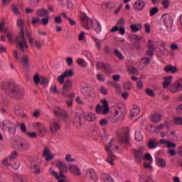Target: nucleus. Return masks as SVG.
<instances>
[{
	"label": "nucleus",
	"mask_w": 182,
	"mask_h": 182,
	"mask_svg": "<svg viewBox=\"0 0 182 182\" xmlns=\"http://www.w3.org/2000/svg\"><path fill=\"white\" fill-rule=\"evenodd\" d=\"M130 136L127 133H120L118 135L117 139L113 138L109 145L105 147V151L107 153V158L105 161L111 166H114V160H116V156L113 154L112 151H117L119 150V143H122L125 146H130Z\"/></svg>",
	"instance_id": "nucleus-1"
},
{
	"label": "nucleus",
	"mask_w": 182,
	"mask_h": 182,
	"mask_svg": "<svg viewBox=\"0 0 182 182\" xmlns=\"http://www.w3.org/2000/svg\"><path fill=\"white\" fill-rule=\"evenodd\" d=\"M1 89L5 90V92H8L13 99L19 100L23 97V88L19 87L15 82H3L1 85Z\"/></svg>",
	"instance_id": "nucleus-2"
},
{
	"label": "nucleus",
	"mask_w": 182,
	"mask_h": 182,
	"mask_svg": "<svg viewBox=\"0 0 182 182\" xmlns=\"http://www.w3.org/2000/svg\"><path fill=\"white\" fill-rule=\"evenodd\" d=\"M80 19L82 26L87 31L92 29V31H95L97 33L102 32V25L97 20H92V18H89L85 13H82L80 15Z\"/></svg>",
	"instance_id": "nucleus-3"
},
{
	"label": "nucleus",
	"mask_w": 182,
	"mask_h": 182,
	"mask_svg": "<svg viewBox=\"0 0 182 182\" xmlns=\"http://www.w3.org/2000/svg\"><path fill=\"white\" fill-rule=\"evenodd\" d=\"M25 25V21L19 18L17 20V26H18L20 29V34L16 38V43L18 49L21 50L23 53H25L28 50L29 46H28V43L26 42V39L25 38V34L23 33V26Z\"/></svg>",
	"instance_id": "nucleus-4"
},
{
	"label": "nucleus",
	"mask_w": 182,
	"mask_h": 182,
	"mask_svg": "<svg viewBox=\"0 0 182 182\" xmlns=\"http://www.w3.org/2000/svg\"><path fill=\"white\" fill-rule=\"evenodd\" d=\"M16 127H18L16 124L9 119H5L0 122V129L3 132H8L9 134H15L16 133Z\"/></svg>",
	"instance_id": "nucleus-5"
},
{
	"label": "nucleus",
	"mask_w": 182,
	"mask_h": 182,
	"mask_svg": "<svg viewBox=\"0 0 182 182\" xmlns=\"http://www.w3.org/2000/svg\"><path fill=\"white\" fill-rule=\"evenodd\" d=\"M102 103L103 105L102 107L100 106V105H97L96 112L98 114H107V113H109V110L110 109L109 108L107 100H102Z\"/></svg>",
	"instance_id": "nucleus-6"
},
{
	"label": "nucleus",
	"mask_w": 182,
	"mask_h": 182,
	"mask_svg": "<svg viewBox=\"0 0 182 182\" xmlns=\"http://www.w3.org/2000/svg\"><path fill=\"white\" fill-rule=\"evenodd\" d=\"M85 178L87 180H90L91 181L96 182L97 181V174L96 173V171L93 168H87L84 171Z\"/></svg>",
	"instance_id": "nucleus-7"
},
{
	"label": "nucleus",
	"mask_w": 182,
	"mask_h": 182,
	"mask_svg": "<svg viewBox=\"0 0 182 182\" xmlns=\"http://www.w3.org/2000/svg\"><path fill=\"white\" fill-rule=\"evenodd\" d=\"M124 119V112L120 108L119 110H115L114 114L109 118L111 123H117Z\"/></svg>",
	"instance_id": "nucleus-8"
},
{
	"label": "nucleus",
	"mask_w": 182,
	"mask_h": 182,
	"mask_svg": "<svg viewBox=\"0 0 182 182\" xmlns=\"http://www.w3.org/2000/svg\"><path fill=\"white\" fill-rule=\"evenodd\" d=\"M145 148L144 146H141L136 149H133V154H134V157L136 160V161H137V163H141V161H143V151H144Z\"/></svg>",
	"instance_id": "nucleus-9"
},
{
	"label": "nucleus",
	"mask_w": 182,
	"mask_h": 182,
	"mask_svg": "<svg viewBox=\"0 0 182 182\" xmlns=\"http://www.w3.org/2000/svg\"><path fill=\"white\" fill-rule=\"evenodd\" d=\"M161 19L167 29H170L173 26V18L170 14L162 15Z\"/></svg>",
	"instance_id": "nucleus-10"
},
{
	"label": "nucleus",
	"mask_w": 182,
	"mask_h": 182,
	"mask_svg": "<svg viewBox=\"0 0 182 182\" xmlns=\"http://www.w3.org/2000/svg\"><path fill=\"white\" fill-rule=\"evenodd\" d=\"M73 87V82L70 80H66L64 82L62 88V95L63 96H68V92Z\"/></svg>",
	"instance_id": "nucleus-11"
},
{
	"label": "nucleus",
	"mask_w": 182,
	"mask_h": 182,
	"mask_svg": "<svg viewBox=\"0 0 182 182\" xmlns=\"http://www.w3.org/2000/svg\"><path fill=\"white\" fill-rule=\"evenodd\" d=\"M55 166L57 168L60 170V174L58 175V177L60 176H65V173H68V166L63 161H57L55 163Z\"/></svg>",
	"instance_id": "nucleus-12"
},
{
	"label": "nucleus",
	"mask_w": 182,
	"mask_h": 182,
	"mask_svg": "<svg viewBox=\"0 0 182 182\" xmlns=\"http://www.w3.org/2000/svg\"><path fill=\"white\" fill-rule=\"evenodd\" d=\"M0 32L6 33L9 42L12 43L14 42V38L10 32H8V28L5 26V20H2L0 23Z\"/></svg>",
	"instance_id": "nucleus-13"
},
{
	"label": "nucleus",
	"mask_w": 182,
	"mask_h": 182,
	"mask_svg": "<svg viewBox=\"0 0 182 182\" xmlns=\"http://www.w3.org/2000/svg\"><path fill=\"white\" fill-rule=\"evenodd\" d=\"M49 173L53 177H55V178H56L58 182H69V180L68 179V177H66V176H59L58 172L52 168L49 169Z\"/></svg>",
	"instance_id": "nucleus-14"
},
{
	"label": "nucleus",
	"mask_w": 182,
	"mask_h": 182,
	"mask_svg": "<svg viewBox=\"0 0 182 182\" xmlns=\"http://www.w3.org/2000/svg\"><path fill=\"white\" fill-rule=\"evenodd\" d=\"M34 129H37L38 130V134L40 137H43L45 134H46V127L43 125L41 122H36L33 124Z\"/></svg>",
	"instance_id": "nucleus-15"
},
{
	"label": "nucleus",
	"mask_w": 182,
	"mask_h": 182,
	"mask_svg": "<svg viewBox=\"0 0 182 182\" xmlns=\"http://www.w3.org/2000/svg\"><path fill=\"white\" fill-rule=\"evenodd\" d=\"M54 114L60 117V119H68V114L66 113V110L60 107H57L54 109Z\"/></svg>",
	"instance_id": "nucleus-16"
},
{
	"label": "nucleus",
	"mask_w": 182,
	"mask_h": 182,
	"mask_svg": "<svg viewBox=\"0 0 182 182\" xmlns=\"http://www.w3.org/2000/svg\"><path fill=\"white\" fill-rule=\"evenodd\" d=\"M50 130L51 133H56L58 130H60V122L58 119H54L50 122Z\"/></svg>",
	"instance_id": "nucleus-17"
},
{
	"label": "nucleus",
	"mask_w": 182,
	"mask_h": 182,
	"mask_svg": "<svg viewBox=\"0 0 182 182\" xmlns=\"http://www.w3.org/2000/svg\"><path fill=\"white\" fill-rule=\"evenodd\" d=\"M43 157L46 161H50L55 157V154L50 153V149L48 147H45L43 151Z\"/></svg>",
	"instance_id": "nucleus-18"
},
{
	"label": "nucleus",
	"mask_w": 182,
	"mask_h": 182,
	"mask_svg": "<svg viewBox=\"0 0 182 182\" xmlns=\"http://www.w3.org/2000/svg\"><path fill=\"white\" fill-rule=\"evenodd\" d=\"M97 69H102L105 70V73H111L112 68L109 64H105L103 62H98L97 63Z\"/></svg>",
	"instance_id": "nucleus-19"
},
{
	"label": "nucleus",
	"mask_w": 182,
	"mask_h": 182,
	"mask_svg": "<svg viewBox=\"0 0 182 182\" xmlns=\"http://www.w3.org/2000/svg\"><path fill=\"white\" fill-rule=\"evenodd\" d=\"M26 33L27 35V38L29 43H31V45H33L35 43L36 48L38 49H41V42H39L38 40L35 41L33 38H32V35L31 34V33H29V31H26Z\"/></svg>",
	"instance_id": "nucleus-20"
},
{
	"label": "nucleus",
	"mask_w": 182,
	"mask_h": 182,
	"mask_svg": "<svg viewBox=\"0 0 182 182\" xmlns=\"http://www.w3.org/2000/svg\"><path fill=\"white\" fill-rule=\"evenodd\" d=\"M68 168L71 174H74L75 176H82V171H80V168H79L77 166L69 165Z\"/></svg>",
	"instance_id": "nucleus-21"
},
{
	"label": "nucleus",
	"mask_w": 182,
	"mask_h": 182,
	"mask_svg": "<svg viewBox=\"0 0 182 182\" xmlns=\"http://www.w3.org/2000/svg\"><path fill=\"white\" fill-rule=\"evenodd\" d=\"M82 116L87 122H95L96 120V114L92 112H84Z\"/></svg>",
	"instance_id": "nucleus-22"
},
{
	"label": "nucleus",
	"mask_w": 182,
	"mask_h": 182,
	"mask_svg": "<svg viewBox=\"0 0 182 182\" xmlns=\"http://www.w3.org/2000/svg\"><path fill=\"white\" fill-rule=\"evenodd\" d=\"M147 147L150 150H154V149H157L159 147V141L156 139H151L148 141Z\"/></svg>",
	"instance_id": "nucleus-23"
},
{
	"label": "nucleus",
	"mask_w": 182,
	"mask_h": 182,
	"mask_svg": "<svg viewBox=\"0 0 182 182\" xmlns=\"http://www.w3.org/2000/svg\"><path fill=\"white\" fill-rule=\"evenodd\" d=\"M154 50H156L154 44L151 40H149L148 41V50H146L147 56H153L154 55Z\"/></svg>",
	"instance_id": "nucleus-24"
},
{
	"label": "nucleus",
	"mask_w": 182,
	"mask_h": 182,
	"mask_svg": "<svg viewBox=\"0 0 182 182\" xmlns=\"http://www.w3.org/2000/svg\"><path fill=\"white\" fill-rule=\"evenodd\" d=\"M144 6V2L143 1L138 0L134 4L133 8L135 11H143Z\"/></svg>",
	"instance_id": "nucleus-25"
},
{
	"label": "nucleus",
	"mask_w": 182,
	"mask_h": 182,
	"mask_svg": "<svg viewBox=\"0 0 182 182\" xmlns=\"http://www.w3.org/2000/svg\"><path fill=\"white\" fill-rule=\"evenodd\" d=\"M164 72L166 73H177L178 72V69L177 67L173 66V65H168L164 68Z\"/></svg>",
	"instance_id": "nucleus-26"
},
{
	"label": "nucleus",
	"mask_w": 182,
	"mask_h": 182,
	"mask_svg": "<svg viewBox=\"0 0 182 182\" xmlns=\"http://www.w3.org/2000/svg\"><path fill=\"white\" fill-rule=\"evenodd\" d=\"M14 111L15 114H16V116H22L23 113V109L22 107V105L19 103L16 104L14 108Z\"/></svg>",
	"instance_id": "nucleus-27"
},
{
	"label": "nucleus",
	"mask_w": 182,
	"mask_h": 182,
	"mask_svg": "<svg viewBox=\"0 0 182 182\" xmlns=\"http://www.w3.org/2000/svg\"><path fill=\"white\" fill-rule=\"evenodd\" d=\"M138 177L139 182H154V181H153V178L150 176L139 175Z\"/></svg>",
	"instance_id": "nucleus-28"
},
{
	"label": "nucleus",
	"mask_w": 182,
	"mask_h": 182,
	"mask_svg": "<svg viewBox=\"0 0 182 182\" xmlns=\"http://www.w3.org/2000/svg\"><path fill=\"white\" fill-rule=\"evenodd\" d=\"M140 114V107L138 105H133L132 109L130 111L131 117H136Z\"/></svg>",
	"instance_id": "nucleus-29"
},
{
	"label": "nucleus",
	"mask_w": 182,
	"mask_h": 182,
	"mask_svg": "<svg viewBox=\"0 0 182 182\" xmlns=\"http://www.w3.org/2000/svg\"><path fill=\"white\" fill-rule=\"evenodd\" d=\"M156 163L161 168H166L167 166V162L166 161V159L163 158H156Z\"/></svg>",
	"instance_id": "nucleus-30"
},
{
	"label": "nucleus",
	"mask_w": 182,
	"mask_h": 182,
	"mask_svg": "<svg viewBox=\"0 0 182 182\" xmlns=\"http://www.w3.org/2000/svg\"><path fill=\"white\" fill-rule=\"evenodd\" d=\"M164 82L163 83V86L164 89H167L171 85V82H173V76H167L165 77L164 78Z\"/></svg>",
	"instance_id": "nucleus-31"
},
{
	"label": "nucleus",
	"mask_w": 182,
	"mask_h": 182,
	"mask_svg": "<svg viewBox=\"0 0 182 182\" xmlns=\"http://www.w3.org/2000/svg\"><path fill=\"white\" fill-rule=\"evenodd\" d=\"M31 171L33 174L38 176L41 173V168L36 164H33L31 166Z\"/></svg>",
	"instance_id": "nucleus-32"
},
{
	"label": "nucleus",
	"mask_w": 182,
	"mask_h": 182,
	"mask_svg": "<svg viewBox=\"0 0 182 182\" xmlns=\"http://www.w3.org/2000/svg\"><path fill=\"white\" fill-rule=\"evenodd\" d=\"M20 60L21 65H23L24 68H28L29 65V58H28V55H23Z\"/></svg>",
	"instance_id": "nucleus-33"
},
{
	"label": "nucleus",
	"mask_w": 182,
	"mask_h": 182,
	"mask_svg": "<svg viewBox=\"0 0 182 182\" xmlns=\"http://www.w3.org/2000/svg\"><path fill=\"white\" fill-rule=\"evenodd\" d=\"M101 177L103 180L104 182H114L113 181V178H112V177L110 176V175L107 174V173H102L101 175Z\"/></svg>",
	"instance_id": "nucleus-34"
},
{
	"label": "nucleus",
	"mask_w": 182,
	"mask_h": 182,
	"mask_svg": "<svg viewBox=\"0 0 182 182\" xmlns=\"http://www.w3.org/2000/svg\"><path fill=\"white\" fill-rule=\"evenodd\" d=\"M170 92L171 93H177V92H181L178 85H177V82H175L173 85L169 87Z\"/></svg>",
	"instance_id": "nucleus-35"
},
{
	"label": "nucleus",
	"mask_w": 182,
	"mask_h": 182,
	"mask_svg": "<svg viewBox=\"0 0 182 182\" xmlns=\"http://www.w3.org/2000/svg\"><path fill=\"white\" fill-rule=\"evenodd\" d=\"M18 149L20 150H26L27 149H29V143H28V141L21 142L18 145Z\"/></svg>",
	"instance_id": "nucleus-36"
},
{
	"label": "nucleus",
	"mask_w": 182,
	"mask_h": 182,
	"mask_svg": "<svg viewBox=\"0 0 182 182\" xmlns=\"http://www.w3.org/2000/svg\"><path fill=\"white\" fill-rule=\"evenodd\" d=\"M36 15L38 16L43 17V16H46V15H49V12H48V10L40 9V10L37 11Z\"/></svg>",
	"instance_id": "nucleus-37"
},
{
	"label": "nucleus",
	"mask_w": 182,
	"mask_h": 182,
	"mask_svg": "<svg viewBox=\"0 0 182 182\" xmlns=\"http://www.w3.org/2000/svg\"><path fill=\"white\" fill-rule=\"evenodd\" d=\"M74 125L77 127V129H80V126H82V122H80V117L76 116L74 119Z\"/></svg>",
	"instance_id": "nucleus-38"
},
{
	"label": "nucleus",
	"mask_w": 182,
	"mask_h": 182,
	"mask_svg": "<svg viewBox=\"0 0 182 182\" xmlns=\"http://www.w3.org/2000/svg\"><path fill=\"white\" fill-rule=\"evenodd\" d=\"M50 93H53V95H59L60 92L58 91V87H56V85L53 84L50 87Z\"/></svg>",
	"instance_id": "nucleus-39"
},
{
	"label": "nucleus",
	"mask_w": 182,
	"mask_h": 182,
	"mask_svg": "<svg viewBox=\"0 0 182 182\" xmlns=\"http://www.w3.org/2000/svg\"><path fill=\"white\" fill-rule=\"evenodd\" d=\"M161 119V116L159 114H154L151 118V122H154V123H157V122H160Z\"/></svg>",
	"instance_id": "nucleus-40"
},
{
	"label": "nucleus",
	"mask_w": 182,
	"mask_h": 182,
	"mask_svg": "<svg viewBox=\"0 0 182 182\" xmlns=\"http://www.w3.org/2000/svg\"><path fill=\"white\" fill-rule=\"evenodd\" d=\"M114 55L118 58L120 60H123L124 59V56H123V54L119 51L117 49L114 50Z\"/></svg>",
	"instance_id": "nucleus-41"
},
{
	"label": "nucleus",
	"mask_w": 182,
	"mask_h": 182,
	"mask_svg": "<svg viewBox=\"0 0 182 182\" xmlns=\"http://www.w3.org/2000/svg\"><path fill=\"white\" fill-rule=\"evenodd\" d=\"M77 65H79V66H81L82 68H86V65H87L86 63V61L82 58H77Z\"/></svg>",
	"instance_id": "nucleus-42"
},
{
	"label": "nucleus",
	"mask_w": 182,
	"mask_h": 182,
	"mask_svg": "<svg viewBox=\"0 0 182 182\" xmlns=\"http://www.w3.org/2000/svg\"><path fill=\"white\" fill-rule=\"evenodd\" d=\"M135 139L136 141H141L143 140V134H141V132L139 131L135 132Z\"/></svg>",
	"instance_id": "nucleus-43"
},
{
	"label": "nucleus",
	"mask_w": 182,
	"mask_h": 182,
	"mask_svg": "<svg viewBox=\"0 0 182 182\" xmlns=\"http://www.w3.org/2000/svg\"><path fill=\"white\" fill-rule=\"evenodd\" d=\"M128 72H129V73H131L132 75H137V73H139L137 68L133 66H130L128 68Z\"/></svg>",
	"instance_id": "nucleus-44"
},
{
	"label": "nucleus",
	"mask_w": 182,
	"mask_h": 182,
	"mask_svg": "<svg viewBox=\"0 0 182 182\" xmlns=\"http://www.w3.org/2000/svg\"><path fill=\"white\" fill-rule=\"evenodd\" d=\"M92 39L94 41L97 48L100 49V48H102V42H100V40L96 38L95 36H92Z\"/></svg>",
	"instance_id": "nucleus-45"
},
{
	"label": "nucleus",
	"mask_w": 182,
	"mask_h": 182,
	"mask_svg": "<svg viewBox=\"0 0 182 182\" xmlns=\"http://www.w3.org/2000/svg\"><path fill=\"white\" fill-rule=\"evenodd\" d=\"M82 93H85V95H86L87 96H90L92 94L90 93V92H92V87H85L82 89Z\"/></svg>",
	"instance_id": "nucleus-46"
},
{
	"label": "nucleus",
	"mask_w": 182,
	"mask_h": 182,
	"mask_svg": "<svg viewBox=\"0 0 182 182\" xmlns=\"http://www.w3.org/2000/svg\"><path fill=\"white\" fill-rule=\"evenodd\" d=\"M158 13H159V8L153 7L151 9V10L149 11V16H154V15H156Z\"/></svg>",
	"instance_id": "nucleus-47"
},
{
	"label": "nucleus",
	"mask_w": 182,
	"mask_h": 182,
	"mask_svg": "<svg viewBox=\"0 0 182 182\" xmlns=\"http://www.w3.org/2000/svg\"><path fill=\"white\" fill-rule=\"evenodd\" d=\"M63 75H64V76L65 77H72V76H73V70H66Z\"/></svg>",
	"instance_id": "nucleus-48"
},
{
	"label": "nucleus",
	"mask_w": 182,
	"mask_h": 182,
	"mask_svg": "<svg viewBox=\"0 0 182 182\" xmlns=\"http://www.w3.org/2000/svg\"><path fill=\"white\" fill-rule=\"evenodd\" d=\"M161 47L164 48V49H159L160 53H161L162 55H168V49L164 47V43L161 44Z\"/></svg>",
	"instance_id": "nucleus-49"
},
{
	"label": "nucleus",
	"mask_w": 182,
	"mask_h": 182,
	"mask_svg": "<svg viewBox=\"0 0 182 182\" xmlns=\"http://www.w3.org/2000/svg\"><path fill=\"white\" fill-rule=\"evenodd\" d=\"M151 60V59L150 58H141L140 63H143L144 66H147L148 63H150Z\"/></svg>",
	"instance_id": "nucleus-50"
},
{
	"label": "nucleus",
	"mask_w": 182,
	"mask_h": 182,
	"mask_svg": "<svg viewBox=\"0 0 182 182\" xmlns=\"http://www.w3.org/2000/svg\"><path fill=\"white\" fill-rule=\"evenodd\" d=\"M22 175H18L16 173H14L12 175V179L14 182H20L21 181V177Z\"/></svg>",
	"instance_id": "nucleus-51"
},
{
	"label": "nucleus",
	"mask_w": 182,
	"mask_h": 182,
	"mask_svg": "<svg viewBox=\"0 0 182 182\" xmlns=\"http://www.w3.org/2000/svg\"><path fill=\"white\" fill-rule=\"evenodd\" d=\"M97 80L99 82H105V80H106V77H105V75L102 73H97Z\"/></svg>",
	"instance_id": "nucleus-52"
},
{
	"label": "nucleus",
	"mask_w": 182,
	"mask_h": 182,
	"mask_svg": "<svg viewBox=\"0 0 182 182\" xmlns=\"http://www.w3.org/2000/svg\"><path fill=\"white\" fill-rule=\"evenodd\" d=\"M18 157V152L14 151L11 153V156H9V161H14Z\"/></svg>",
	"instance_id": "nucleus-53"
},
{
	"label": "nucleus",
	"mask_w": 182,
	"mask_h": 182,
	"mask_svg": "<svg viewBox=\"0 0 182 182\" xmlns=\"http://www.w3.org/2000/svg\"><path fill=\"white\" fill-rule=\"evenodd\" d=\"M99 124L100 126H101V127H103L104 126H107V124H109V121L107 119H100L99 122Z\"/></svg>",
	"instance_id": "nucleus-54"
},
{
	"label": "nucleus",
	"mask_w": 182,
	"mask_h": 182,
	"mask_svg": "<svg viewBox=\"0 0 182 182\" xmlns=\"http://www.w3.org/2000/svg\"><path fill=\"white\" fill-rule=\"evenodd\" d=\"M143 159H144L145 160H148L149 163H153V157L150 154H146L145 155H144Z\"/></svg>",
	"instance_id": "nucleus-55"
},
{
	"label": "nucleus",
	"mask_w": 182,
	"mask_h": 182,
	"mask_svg": "<svg viewBox=\"0 0 182 182\" xmlns=\"http://www.w3.org/2000/svg\"><path fill=\"white\" fill-rule=\"evenodd\" d=\"M146 94L149 96L150 97H154L155 95H154V92L153 90H151V89L150 88H147L145 90Z\"/></svg>",
	"instance_id": "nucleus-56"
},
{
	"label": "nucleus",
	"mask_w": 182,
	"mask_h": 182,
	"mask_svg": "<svg viewBox=\"0 0 182 182\" xmlns=\"http://www.w3.org/2000/svg\"><path fill=\"white\" fill-rule=\"evenodd\" d=\"M144 170H149V171H151V168H153V166H151V164L150 163H145L143 165Z\"/></svg>",
	"instance_id": "nucleus-57"
},
{
	"label": "nucleus",
	"mask_w": 182,
	"mask_h": 182,
	"mask_svg": "<svg viewBox=\"0 0 182 182\" xmlns=\"http://www.w3.org/2000/svg\"><path fill=\"white\" fill-rule=\"evenodd\" d=\"M11 9L13 11V12L16 14V15H19L20 12H19V9H18V6L14 4L11 6Z\"/></svg>",
	"instance_id": "nucleus-58"
},
{
	"label": "nucleus",
	"mask_w": 182,
	"mask_h": 182,
	"mask_svg": "<svg viewBox=\"0 0 182 182\" xmlns=\"http://www.w3.org/2000/svg\"><path fill=\"white\" fill-rule=\"evenodd\" d=\"M173 123L175 124H178L179 126H182V118L181 117H176L174 119Z\"/></svg>",
	"instance_id": "nucleus-59"
},
{
	"label": "nucleus",
	"mask_w": 182,
	"mask_h": 182,
	"mask_svg": "<svg viewBox=\"0 0 182 182\" xmlns=\"http://www.w3.org/2000/svg\"><path fill=\"white\" fill-rule=\"evenodd\" d=\"M68 66H72L73 65V58L72 57H68L65 60Z\"/></svg>",
	"instance_id": "nucleus-60"
},
{
	"label": "nucleus",
	"mask_w": 182,
	"mask_h": 182,
	"mask_svg": "<svg viewBox=\"0 0 182 182\" xmlns=\"http://www.w3.org/2000/svg\"><path fill=\"white\" fill-rule=\"evenodd\" d=\"M33 80L36 85H38V83H40L41 77H39V75L36 74V75H34Z\"/></svg>",
	"instance_id": "nucleus-61"
},
{
	"label": "nucleus",
	"mask_w": 182,
	"mask_h": 182,
	"mask_svg": "<svg viewBox=\"0 0 182 182\" xmlns=\"http://www.w3.org/2000/svg\"><path fill=\"white\" fill-rule=\"evenodd\" d=\"M161 4H162L164 8L167 9L170 6V1H168V0H164L161 2Z\"/></svg>",
	"instance_id": "nucleus-62"
},
{
	"label": "nucleus",
	"mask_w": 182,
	"mask_h": 182,
	"mask_svg": "<svg viewBox=\"0 0 182 182\" xmlns=\"http://www.w3.org/2000/svg\"><path fill=\"white\" fill-rule=\"evenodd\" d=\"M40 83L41 85H48V79H46L45 77H40Z\"/></svg>",
	"instance_id": "nucleus-63"
},
{
	"label": "nucleus",
	"mask_w": 182,
	"mask_h": 182,
	"mask_svg": "<svg viewBox=\"0 0 182 182\" xmlns=\"http://www.w3.org/2000/svg\"><path fill=\"white\" fill-rule=\"evenodd\" d=\"M176 85H178V87L179 88V90H182V79H179L176 82Z\"/></svg>",
	"instance_id": "nucleus-64"
}]
</instances>
